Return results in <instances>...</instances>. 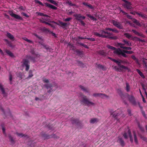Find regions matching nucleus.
<instances>
[{
  "label": "nucleus",
  "instance_id": "f257e3e1",
  "mask_svg": "<svg viewBox=\"0 0 147 147\" xmlns=\"http://www.w3.org/2000/svg\"><path fill=\"white\" fill-rule=\"evenodd\" d=\"M117 92L123 99L125 97H127L128 98L130 102L134 105L136 104L135 98L133 96L131 95L129 96L126 93L123 94H122L120 89H118L117 90Z\"/></svg>",
  "mask_w": 147,
  "mask_h": 147
},
{
  "label": "nucleus",
  "instance_id": "f03ea898",
  "mask_svg": "<svg viewBox=\"0 0 147 147\" xmlns=\"http://www.w3.org/2000/svg\"><path fill=\"white\" fill-rule=\"evenodd\" d=\"M119 63V64H117L118 67L117 66H115L114 67V68L116 71H118L119 72H122L123 71L124 69L127 70L128 69V67H125L123 65H121V63H125V62L123 60H120L118 61Z\"/></svg>",
  "mask_w": 147,
  "mask_h": 147
},
{
  "label": "nucleus",
  "instance_id": "7ed1b4c3",
  "mask_svg": "<svg viewBox=\"0 0 147 147\" xmlns=\"http://www.w3.org/2000/svg\"><path fill=\"white\" fill-rule=\"evenodd\" d=\"M26 58L28 59H24L23 60V63L22 64V66L23 67H26V70L27 71L29 69L30 65L29 64V61L28 60H32L33 62L34 61V59L30 56L29 55H28L26 56Z\"/></svg>",
  "mask_w": 147,
  "mask_h": 147
},
{
  "label": "nucleus",
  "instance_id": "20e7f679",
  "mask_svg": "<svg viewBox=\"0 0 147 147\" xmlns=\"http://www.w3.org/2000/svg\"><path fill=\"white\" fill-rule=\"evenodd\" d=\"M82 100H80V102L81 104H84L88 106L94 105V103L90 101L87 98L86 96L82 95Z\"/></svg>",
  "mask_w": 147,
  "mask_h": 147
},
{
  "label": "nucleus",
  "instance_id": "39448f33",
  "mask_svg": "<svg viewBox=\"0 0 147 147\" xmlns=\"http://www.w3.org/2000/svg\"><path fill=\"white\" fill-rule=\"evenodd\" d=\"M100 33H98L97 32H94V34L96 36L102 38H108L110 39H114V37H111L110 36H106L105 35H104L102 34V30L100 32Z\"/></svg>",
  "mask_w": 147,
  "mask_h": 147
},
{
  "label": "nucleus",
  "instance_id": "423d86ee",
  "mask_svg": "<svg viewBox=\"0 0 147 147\" xmlns=\"http://www.w3.org/2000/svg\"><path fill=\"white\" fill-rule=\"evenodd\" d=\"M125 53L123 51V50H122L120 48L117 49L115 51V54L119 55H121L124 57H126L127 56Z\"/></svg>",
  "mask_w": 147,
  "mask_h": 147
},
{
  "label": "nucleus",
  "instance_id": "0eeeda50",
  "mask_svg": "<svg viewBox=\"0 0 147 147\" xmlns=\"http://www.w3.org/2000/svg\"><path fill=\"white\" fill-rule=\"evenodd\" d=\"M112 23L114 26L117 27L118 28L120 29L123 28V27L121 23L114 20H112Z\"/></svg>",
  "mask_w": 147,
  "mask_h": 147
},
{
  "label": "nucleus",
  "instance_id": "6e6552de",
  "mask_svg": "<svg viewBox=\"0 0 147 147\" xmlns=\"http://www.w3.org/2000/svg\"><path fill=\"white\" fill-rule=\"evenodd\" d=\"M9 14L12 17H13L16 19L22 20L23 18L20 16L16 15L13 13L12 11H9Z\"/></svg>",
  "mask_w": 147,
  "mask_h": 147
},
{
  "label": "nucleus",
  "instance_id": "1a4fd4ad",
  "mask_svg": "<svg viewBox=\"0 0 147 147\" xmlns=\"http://www.w3.org/2000/svg\"><path fill=\"white\" fill-rule=\"evenodd\" d=\"M122 0L125 2V3L123 5L124 8H126L127 9H130L131 8V4L130 2L127 1L125 0Z\"/></svg>",
  "mask_w": 147,
  "mask_h": 147
},
{
  "label": "nucleus",
  "instance_id": "9d476101",
  "mask_svg": "<svg viewBox=\"0 0 147 147\" xmlns=\"http://www.w3.org/2000/svg\"><path fill=\"white\" fill-rule=\"evenodd\" d=\"M128 135L129 136L130 138V141L131 142H133V140L132 139V137L131 135V132L129 129L128 130L127 134L126 133H125L123 134V136L125 139L127 138Z\"/></svg>",
  "mask_w": 147,
  "mask_h": 147
},
{
  "label": "nucleus",
  "instance_id": "9b49d317",
  "mask_svg": "<svg viewBox=\"0 0 147 147\" xmlns=\"http://www.w3.org/2000/svg\"><path fill=\"white\" fill-rule=\"evenodd\" d=\"M93 96L95 97L98 96L100 97L103 98H107L108 97V96H107L106 95L100 93L94 94H93Z\"/></svg>",
  "mask_w": 147,
  "mask_h": 147
},
{
  "label": "nucleus",
  "instance_id": "f8f14e48",
  "mask_svg": "<svg viewBox=\"0 0 147 147\" xmlns=\"http://www.w3.org/2000/svg\"><path fill=\"white\" fill-rule=\"evenodd\" d=\"M59 24L61 25V26L63 29H66V27H67L68 25L69 24V23H65L61 21H59Z\"/></svg>",
  "mask_w": 147,
  "mask_h": 147
},
{
  "label": "nucleus",
  "instance_id": "ddd939ff",
  "mask_svg": "<svg viewBox=\"0 0 147 147\" xmlns=\"http://www.w3.org/2000/svg\"><path fill=\"white\" fill-rule=\"evenodd\" d=\"M112 111H111V115H113V117L115 119H117L119 117H120L121 115L120 114L117 113L116 114V113L115 112H114L112 113Z\"/></svg>",
  "mask_w": 147,
  "mask_h": 147
},
{
  "label": "nucleus",
  "instance_id": "4468645a",
  "mask_svg": "<svg viewBox=\"0 0 147 147\" xmlns=\"http://www.w3.org/2000/svg\"><path fill=\"white\" fill-rule=\"evenodd\" d=\"M45 4L47 7L51 9H54V10H56L57 9V7H56L55 6L53 5H52L51 4H50L49 3H45Z\"/></svg>",
  "mask_w": 147,
  "mask_h": 147
},
{
  "label": "nucleus",
  "instance_id": "2eb2a0df",
  "mask_svg": "<svg viewBox=\"0 0 147 147\" xmlns=\"http://www.w3.org/2000/svg\"><path fill=\"white\" fill-rule=\"evenodd\" d=\"M6 33L7 34H6V36L10 39L12 40H13L14 39V37L9 32H7Z\"/></svg>",
  "mask_w": 147,
  "mask_h": 147
},
{
  "label": "nucleus",
  "instance_id": "dca6fc26",
  "mask_svg": "<svg viewBox=\"0 0 147 147\" xmlns=\"http://www.w3.org/2000/svg\"><path fill=\"white\" fill-rule=\"evenodd\" d=\"M131 13H132L133 14L135 15L136 14L137 15H138L140 16L143 18H146V16L145 15L142 14V13H139L138 12H131Z\"/></svg>",
  "mask_w": 147,
  "mask_h": 147
},
{
  "label": "nucleus",
  "instance_id": "f3484780",
  "mask_svg": "<svg viewBox=\"0 0 147 147\" xmlns=\"http://www.w3.org/2000/svg\"><path fill=\"white\" fill-rule=\"evenodd\" d=\"M96 66L99 69H102L104 71L106 70V68L104 66L99 64H96Z\"/></svg>",
  "mask_w": 147,
  "mask_h": 147
},
{
  "label": "nucleus",
  "instance_id": "a211bd4d",
  "mask_svg": "<svg viewBox=\"0 0 147 147\" xmlns=\"http://www.w3.org/2000/svg\"><path fill=\"white\" fill-rule=\"evenodd\" d=\"M102 34H104L105 35V34H108V35H106V36H110L111 37H114L115 38L113 39H117V37L116 36H111V35L112 34L110 33L109 32L107 31H105L103 30H102Z\"/></svg>",
  "mask_w": 147,
  "mask_h": 147
},
{
  "label": "nucleus",
  "instance_id": "6ab92c4d",
  "mask_svg": "<svg viewBox=\"0 0 147 147\" xmlns=\"http://www.w3.org/2000/svg\"><path fill=\"white\" fill-rule=\"evenodd\" d=\"M39 43L43 46L44 48L46 49L47 50L51 51V50H52L51 48H49V46L45 45L44 43H40V42H39Z\"/></svg>",
  "mask_w": 147,
  "mask_h": 147
},
{
  "label": "nucleus",
  "instance_id": "aec40b11",
  "mask_svg": "<svg viewBox=\"0 0 147 147\" xmlns=\"http://www.w3.org/2000/svg\"><path fill=\"white\" fill-rule=\"evenodd\" d=\"M132 31L136 34L142 37H144V36L142 33H140L138 32L137 31L135 30H132Z\"/></svg>",
  "mask_w": 147,
  "mask_h": 147
},
{
  "label": "nucleus",
  "instance_id": "412c9836",
  "mask_svg": "<svg viewBox=\"0 0 147 147\" xmlns=\"http://www.w3.org/2000/svg\"><path fill=\"white\" fill-rule=\"evenodd\" d=\"M117 142L119 143L122 146H123L125 145V143L122 139L120 138H118Z\"/></svg>",
  "mask_w": 147,
  "mask_h": 147
},
{
  "label": "nucleus",
  "instance_id": "4be33fe9",
  "mask_svg": "<svg viewBox=\"0 0 147 147\" xmlns=\"http://www.w3.org/2000/svg\"><path fill=\"white\" fill-rule=\"evenodd\" d=\"M0 90H1L2 92L3 96H6V94L5 93L4 88L1 84H0Z\"/></svg>",
  "mask_w": 147,
  "mask_h": 147
},
{
  "label": "nucleus",
  "instance_id": "5701e85b",
  "mask_svg": "<svg viewBox=\"0 0 147 147\" xmlns=\"http://www.w3.org/2000/svg\"><path fill=\"white\" fill-rule=\"evenodd\" d=\"M98 121V120L97 118H94L91 119L90 121V123H97Z\"/></svg>",
  "mask_w": 147,
  "mask_h": 147
},
{
  "label": "nucleus",
  "instance_id": "b1692460",
  "mask_svg": "<svg viewBox=\"0 0 147 147\" xmlns=\"http://www.w3.org/2000/svg\"><path fill=\"white\" fill-rule=\"evenodd\" d=\"M122 42H124L125 45H126L127 46H131V43L129 41H127L125 40H123Z\"/></svg>",
  "mask_w": 147,
  "mask_h": 147
},
{
  "label": "nucleus",
  "instance_id": "393cba45",
  "mask_svg": "<svg viewBox=\"0 0 147 147\" xmlns=\"http://www.w3.org/2000/svg\"><path fill=\"white\" fill-rule=\"evenodd\" d=\"M119 10H120V11L121 12L123 13L124 14L126 15L127 18L129 19H132L130 15L127 14V13L123 11L121 9V8H120Z\"/></svg>",
  "mask_w": 147,
  "mask_h": 147
},
{
  "label": "nucleus",
  "instance_id": "a878e982",
  "mask_svg": "<svg viewBox=\"0 0 147 147\" xmlns=\"http://www.w3.org/2000/svg\"><path fill=\"white\" fill-rule=\"evenodd\" d=\"M6 53L10 57H13L14 56L13 54L9 51L7 50H5Z\"/></svg>",
  "mask_w": 147,
  "mask_h": 147
},
{
  "label": "nucleus",
  "instance_id": "bb28decb",
  "mask_svg": "<svg viewBox=\"0 0 147 147\" xmlns=\"http://www.w3.org/2000/svg\"><path fill=\"white\" fill-rule=\"evenodd\" d=\"M107 47L109 49H111L112 50H114V52L115 53V51L116 50H117V49H116L115 48V47H113L112 46H110V45H107Z\"/></svg>",
  "mask_w": 147,
  "mask_h": 147
},
{
  "label": "nucleus",
  "instance_id": "cd10ccee",
  "mask_svg": "<svg viewBox=\"0 0 147 147\" xmlns=\"http://www.w3.org/2000/svg\"><path fill=\"white\" fill-rule=\"evenodd\" d=\"M86 16L88 17H89L90 19L91 20L93 21H95L96 20V19L95 18L94 16H91V15L89 14H86Z\"/></svg>",
  "mask_w": 147,
  "mask_h": 147
},
{
  "label": "nucleus",
  "instance_id": "c85d7f7f",
  "mask_svg": "<svg viewBox=\"0 0 147 147\" xmlns=\"http://www.w3.org/2000/svg\"><path fill=\"white\" fill-rule=\"evenodd\" d=\"M136 71H137L138 74H139V75L142 78H145V77L143 75V74L141 71H140V70L139 69H136Z\"/></svg>",
  "mask_w": 147,
  "mask_h": 147
},
{
  "label": "nucleus",
  "instance_id": "c756f323",
  "mask_svg": "<svg viewBox=\"0 0 147 147\" xmlns=\"http://www.w3.org/2000/svg\"><path fill=\"white\" fill-rule=\"evenodd\" d=\"M133 40H137L140 41H141L142 42H144V40H142L139 38H138L137 37H132Z\"/></svg>",
  "mask_w": 147,
  "mask_h": 147
},
{
  "label": "nucleus",
  "instance_id": "7c9ffc66",
  "mask_svg": "<svg viewBox=\"0 0 147 147\" xmlns=\"http://www.w3.org/2000/svg\"><path fill=\"white\" fill-rule=\"evenodd\" d=\"M124 35L128 39H130V38H131L132 39H133V37L130 34L128 33H125L124 34Z\"/></svg>",
  "mask_w": 147,
  "mask_h": 147
},
{
  "label": "nucleus",
  "instance_id": "2f4dec72",
  "mask_svg": "<svg viewBox=\"0 0 147 147\" xmlns=\"http://www.w3.org/2000/svg\"><path fill=\"white\" fill-rule=\"evenodd\" d=\"M133 22L135 23L137 25L139 26H141V25L138 22V21L136 19H133Z\"/></svg>",
  "mask_w": 147,
  "mask_h": 147
},
{
  "label": "nucleus",
  "instance_id": "473e14b6",
  "mask_svg": "<svg viewBox=\"0 0 147 147\" xmlns=\"http://www.w3.org/2000/svg\"><path fill=\"white\" fill-rule=\"evenodd\" d=\"M74 16L75 17L76 19L78 20H79L80 18H81V15L80 14H76L74 15Z\"/></svg>",
  "mask_w": 147,
  "mask_h": 147
},
{
  "label": "nucleus",
  "instance_id": "72a5a7b5",
  "mask_svg": "<svg viewBox=\"0 0 147 147\" xmlns=\"http://www.w3.org/2000/svg\"><path fill=\"white\" fill-rule=\"evenodd\" d=\"M126 90L127 92H129L130 90V87L128 83L127 82L126 83Z\"/></svg>",
  "mask_w": 147,
  "mask_h": 147
},
{
  "label": "nucleus",
  "instance_id": "f704fd0d",
  "mask_svg": "<svg viewBox=\"0 0 147 147\" xmlns=\"http://www.w3.org/2000/svg\"><path fill=\"white\" fill-rule=\"evenodd\" d=\"M40 30L44 32H49V30L45 27L41 28Z\"/></svg>",
  "mask_w": 147,
  "mask_h": 147
},
{
  "label": "nucleus",
  "instance_id": "c9c22d12",
  "mask_svg": "<svg viewBox=\"0 0 147 147\" xmlns=\"http://www.w3.org/2000/svg\"><path fill=\"white\" fill-rule=\"evenodd\" d=\"M33 76V74H32V71L31 70H30L29 71V74L28 76V77L27 78L30 79Z\"/></svg>",
  "mask_w": 147,
  "mask_h": 147
},
{
  "label": "nucleus",
  "instance_id": "e433bc0d",
  "mask_svg": "<svg viewBox=\"0 0 147 147\" xmlns=\"http://www.w3.org/2000/svg\"><path fill=\"white\" fill-rule=\"evenodd\" d=\"M134 141H135V143L136 144H137L138 143V141L137 140L135 133L134 132Z\"/></svg>",
  "mask_w": 147,
  "mask_h": 147
},
{
  "label": "nucleus",
  "instance_id": "4c0bfd02",
  "mask_svg": "<svg viewBox=\"0 0 147 147\" xmlns=\"http://www.w3.org/2000/svg\"><path fill=\"white\" fill-rule=\"evenodd\" d=\"M66 3L71 6H75L76 5L75 4L72 3L70 1H67L66 2Z\"/></svg>",
  "mask_w": 147,
  "mask_h": 147
},
{
  "label": "nucleus",
  "instance_id": "58836bf2",
  "mask_svg": "<svg viewBox=\"0 0 147 147\" xmlns=\"http://www.w3.org/2000/svg\"><path fill=\"white\" fill-rule=\"evenodd\" d=\"M80 88H81V89L84 92H88V91H87V89L85 88L83 86H80Z\"/></svg>",
  "mask_w": 147,
  "mask_h": 147
},
{
  "label": "nucleus",
  "instance_id": "ea45409f",
  "mask_svg": "<svg viewBox=\"0 0 147 147\" xmlns=\"http://www.w3.org/2000/svg\"><path fill=\"white\" fill-rule=\"evenodd\" d=\"M99 53L100 55L103 56H105L106 55V53L103 50L100 51H99Z\"/></svg>",
  "mask_w": 147,
  "mask_h": 147
},
{
  "label": "nucleus",
  "instance_id": "a19ab883",
  "mask_svg": "<svg viewBox=\"0 0 147 147\" xmlns=\"http://www.w3.org/2000/svg\"><path fill=\"white\" fill-rule=\"evenodd\" d=\"M49 2L57 6L58 5L57 3L54 0H50Z\"/></svg>",
  "mask_w": 147,
  "mask_h": 147
},
{
  "label": "nucleus",
  "instance_id": "79ce46f5",
  "mask_svg": "<svg viewBox=\"0 0 147 147\" xmlns=\"http://www.w3.org/2000/svg\"><path fill=\"white\" fill-rule=\"evenodd\" d=\"M108 58H109V59H110L111 60L113 61L114 62L116 63H117V64H119V62H118V61H117V60L115 59H112L111 58V57H108Z\"/></svg>",
  "mask_w": 147,
  "mask_h": 147
},
{
  "label": "nucleus",
  "instance_id": "37998d69",
  "mask_svg": "<svg viewBox=\"0 0 147 147\" xmlns=\"http://www.w3.org/2000/svg\"><path fill=\"white\" fill-rule=\"evenodd\" d=\"M123 51L125 53H127V54H132L133 53V52L132 51H126V50H123Z\"/></svg>",
  "mask_w": 147,
  "mask_h": 147
},
{
  "label": "nucleus",
  "instance_id": "c03bdc74",
  "mask_svg": "<svg viewBox=\"0 0 147 147\" xmlns=\"http://www.w3.org/2000/svg\"><path fill=\"white\" fill-rule=\"evenodd\" d=\"M36 3H38L42 6H43V4L42 3L38 1V0H34Z\"/></svg>",
  "mask_w": 147,
  "mask_h": 147
},
{
  "label": "nucleus",
  "instance_id": "a18cd8bd",
  "mask_svg": "<svg viewBox=\"0 0 147 147\" xmlns=\"http://www.w3.org/2000/svg\"><path fill=\"white\" fill-rule=\"evenodd\" d=\"M78 120H74L71 121V123L73 124H77L78 123Z\"/></svg>",
  "mask_w": 147,
  "mask_h": 147
},
{
  "label": "nucleus",
  "instance_id": "49530a36",
  "mask_svg": "<svg viewBox=\"0 0 147 147\" xmlns=\"http://www.w3.org/2000/svg\"><path fill=\"white\" fill-rule=\"evenodd\" d=\"M9 138L10 141L11 143L12 144L14 142L13 140V138L10 135H9Z\"/></svg>",
  "mask_w": 147,
  "mask_h": 147
},
{
  "label": "nucleus",
  "instance_id": "de8ad7c7",
  "mask_svg": "<svg viewBox=\"0 0 147 147\" xmlns=\"http://www.w3.org/2000/svg\"><path fill=\"white\" fill-rule=\"evenodd\" d=\"M45 86L47 89L51 88H51L52 87V86L50 84H48L46 85Z\"/></svg>",
  "mask_w": 147,
  "mask_h": 147
},
{
  "label": "nucleus",
  "instance_id": "09e8293b",
  "mask_svg": "<svg viewBox=\"0 0 147 147\" xmlns=\"http://www.w3.org/2000/svg\"><path fill=\"white\" fill-rule=\"evenodd\" d=\"M4 40L7 43L8 45H9L10 47H11V45L10 42H9L8 40L7 39H5Z\"/></svg>",
  "mask_w": 147,
  "mask_h": 147
},
{
  "label": "nucleus",
  "instance_id": "8fccbe9b",
  "mask_svg": "<svg viewBox=\"0 0 147 147\" xmlns=\"http://www.w3.org/2000/svg\"><path fill=\"white\" fill-rule=\"evenodd\" d=\"M38 14L40 16H44L47 17H49L47 15L44 14V13H38Z\"/></svg>",
  "mask_w": 147,
  "mask_h": 147
},
{
  "label": "nucleus",
  "instance_id": "3c124183",
  "mask_svg": "<svg viewBox=\"0 0 147 147\" xmlns=\"http://www.w3.org/2000/svg\"><path fill=\"white\" fill-rule=\"evenodd\" d=\"M72 19L71 18H68L64 20L63 21L65 22H68Z\"/></svg>",
  "mask_w": 147,
  "mask_h": 147
},
{
  "label": "nucleus",
  "instance_id": "603ef678",
  "mask_svg": "<svg viewBox=\"0 0 147 147\" xmlns=\"http://www.w3.org/2000/svg\"><path fill=\"white\" fill-rule=\"evenodd\" d=\"M138 126L140 128V130L142 131H144V129L143 127H142L138 123Z\"/></svg>",
  "mask_w": 147,
  "mask_h": 147
},
{
  "label": "nucleus",
  "instance_id": "864d4df0",
  "mask_svg": "<svg viewBox=\"0 0 147 147\" xmlns=\"http://www.w3.org/2000/svg\"><path fill=\"white\" fill-rule=\"evenodd\" d=\"M86 39H87L88 40H89L92 41H95V39L94 38H86Z\"/></svg>",
  "mask_w": 147,
  "mask_h": 147
},
{
  "label": "nucleus",
  "instance_id": "5fc2aeb1",
  "mask_svg": "<svg viewBox=\"0 0 147 147\" xmlns=\"http://www.w3.org/2000/svg\"><path fill=\"white\" fill-rule=\"evenodd\" d=\"M12 76L11 74H10L9 75V80L10 81V83L11 84H12L11 83V81L12 80Z\"/></svg>",
  "mask_w": 147,
  "mask_h": 147
},
{
  "label": "nucleus",
  "instance_id": "6e6d98bb",
  "mask_svg": "<svg viewBox=\"0 0 147 147\" xmlns=\"http://www.w3.org/2000/svg\"><path fill=\"white\" fill-rule=\"evenodd\" d=\"M17 134L19 137H22L24 136V135H23L22 134H19L17 133Z\"/></svg>",
  "mask_w": 147,
  "mask_h": 147
},
{
  "label": "nucleus",
  "instance_id": "4d7b16f0",
  "mask_svg": "<svg viewBox=\"0 0 147 147\" xmlns=\"http://www.w3.org/2000/svg\"><path fill=\"white\" fill-rule=\"evenodd\" d=\"M42 18L46 21H48V22H49V21L50 20L49 19L47 18H45V17L44 18Z\"/></svg>",
  "mask_w": 147,
  "mask_h": 147
},
{
  "label": "nucleus",
  "instance_id": "13d9d810",
  "mask_svg": "<svg viewBox=\"0 0 147 147\" xmlns=\"http://www.w3.org/2000/svg\"><path fill=\"white\" fill-rule=\"evenodd\" d=\"M43 81L45 83H48L49 82V80L46 79H43Z\"/></svg>",
  "mask_w": 147,
  "mask_h": 147
},
{
  "label": "nucleus",
  "instance_id": "bf43d9fd",
  "mask_svg": "<svg viewBox=\"0 0 147 147\" xmlns=\"http://www.w3.org/2000/svg\"><path fill=\"white\" fill-rule=\"evenodd\" d=\"M111 31L116 32L118 33V31L116 29H112V30H111Z\"/></svg>",
  "mask_w": 147,
  "mask_h": 147
},
{
  "label": "nucleus",
  "instance_id": "052dcab7",
  "mask_svg": "<svg viewBox=\"0 0 147 147\" xmlns=\"http://www.w3.org/2000/svg\"><path fill=\"white\" fill-rule=\"evenodd\" d=\"M87 7L91 9H93L94 8L93 7L92 5H88Z\"/></svg>",
  "mask_w": 147,
  "mask_h": 147
},
{
  "label": "nucleus",
  "instance_id": "680f3d73",
  "mask_svg": "<svg viewBox=\"0 0 147 147\" xmlns=\"http://www.w3.org/2000/svg\"><path fill=\"white\" fill-rule=\"evenodd\" d=\"M40 22L44 23H45V22H46L45 20L43 19L42 18L40 19Z\"/></svg>",
  "mask_w": 147,
  "mask_h": 147
},
{
  "label": "nucleus",
  "instance_id": "e2e57ef3",
  "mask_svg": "<svg viewBox=\"0 0 147 147\" xmlns=\"http://www.w3.org/2000/svg\"><path fill=\"white\" fill-rule=\"evenodd\" d=\"M120 47L121 48L123 49L127 50V47H126L123 46H120Z\"/></svg>",
  "mask_w": 147,
  "mask_h": 147
},
{
  "label": "nucleus",
  "instance_id": "0e129e2a",
  "mask_svg": "<svg viewBox=\"0 0 147 147\" xmlns=\"http://www.w3.org/2000/svg\"><path fill=\"white\" fill-rule=\"evenodd\" d=\"M117 44L118 46L120 47V46H123L125 45V44H123L121 43H118Z\"/></svg>",
  "mask_w": 147,
  "mask_h": 147
},
{
  "label": "nucleus",
  "instance_id": "69168bd1",
  "mask_svg": "<svg viewBox=\"0 0 147 147\" xmlns=\"http://www.w3.org/2000/svg\"><path fill=\"white\" fill-rule=\"evenodd\" d=\"M33 144V142L31 141V142H29V143L28 144V145L29 146H30V147H32V146L31 144Z\"/></svg>",
  "mask_w": 147,
  "mask_h": 147
},
{
  "label": "nucleus",
  "instance_id": "338daca9",
  "mask_svg": "<svg viewBox=\"0 0 147 147\" xmlns=\"http://www.w3.org/2000/svg\"><path fill=\"white\" fill-rule=\"evenodd\" d=\"M131 58L134 60H137V59H136V57L134 55H133L131 56Z\"/></svg>",
  "mask_w": 147,
  "mask_h": 147
},
{
  "label": "nucleus",
  "instance_id": "774afa93",
  "mask_svg": "<svg viewBox=\"0 0 147 147\" xmlns=\"http://www.w3.org/2000/svg\"><path fill=\"white\" fill-rule=\"evenodd\" d=\"M80 45L83 46L85 48H88V46H87V45H84L82 43H81L80 44Z\"/></svg>",
  "mask_w": 147,
  "mask_h": 147
}]
</instances>
